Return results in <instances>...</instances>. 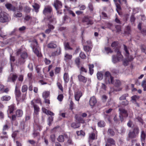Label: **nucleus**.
Here are the masks:
<instances>
[{"instance_id": "nucleus-27", "label": "nucleus", "mask_w": 146, "mask_h": 146, "mask_svg": "<svg viewBox=\"0 0 146 146\" xmlns=\"http://www.w3.org/2000/svg\"><path fill=\"white\" fill-rule=\"evenodd\" d=\"M50 92L48 91H44L42 93V96L44 98H47L50 95Z\"/></svg>"}, {"instance_id": "nucleus-60", "label": "nucleus", "mask_w": 146, "mask_h": 146, "mask_svg": "<svg viewBox=\"0 0 146 146\" xmlns=\"http://www.w3.org/2000/svg\"><path fill=\"white\" fill-rule=\"evenodd\" d=\"M75 62L77 65H79L80 62V59L78 58H76L75 60Z\"/></svg>"}, {"instance_id": "nucleus-30", "label": "nucleus", "mask_w": 146, "mask_h": 146, "mask_svg": "<svg viewBox=\"0 0 146 146\" xmlns=\"http://www.w3.org/2000/svg\"><path fill=\"white\" fill-rule=\"evenodd\" d=\"M84 22L87 23V24L88 25H92L93 23V22L92 21L89 20L87 18H85L83 20Z\"/></svg>"}, {"instance_id": "nucleus-17", "label": "nucleus", "mask_w": 146, "mask_h": 146, "mask_svg": "<svg viewBox=\"0 0 146 146\" xmlns=\"http://www.w3.org/2000/svg\"><path fill=\"white\" fill-rule=\"evenodd\" d=\"M61 52V49L60 47L58 48L54 52H53L51 54V55L52 56H58L60 54Z\"/></svg>"}, {"instance_id": "nucleus-24", "label": "nucleus", "mask_w": 146, "mask_h": 146, "mask_svg": "<svg viewBox=\"0 0 146 146\" xmlns=\"http://www.w3.org/2000/svg\"><path fill=\"white\" fill-rule=\"evenodd\" d=\"M22 16V13L19 11L15 12L13 15V17L15 18H20Z\"/></svg>"}, {"instance_id": "nucleus-18", "label": "nucleus", "mask_w": 146, "mask_h": 146, "mask_svg": "<svg viewBox=\"0 0 146 146\" xmlns=\"http://www.w3.org/2000/svg\"><path fill=\"white\" fill-rule=\"evenodd\" d=\"M140 97L139 96L136 95H135L131 97V101L133 103L136 102L137 100H138Z\"/></svg>"}, {"instance_id": "nucleus-1", "label": "nucleus", "mask_w": 146, "mask_h": 146, "mask_svg": "<svg viewBox=\"0 0 146 146\" xmlns=\"http://www.w3.org/2000/svg\"><path fill=\"white\" fill-rule=\"evenodd\" d=\"M115 52H117L116 56H115L113 55L112 56V61L114 63H115L122 60L123 58V56L118 50H116Z\"/></svg>"}, {"instance_id": "nucleus-15", "label": "nucleus", "mask_w": 146, "mask_h": 146, "mask_svg": "<svg viewBox=\"0 0 146 146\" xmlns=\"http://www.w3.org/2000/svg\"><path fill=\"white\" fill-rule=\"evenodd\" d=\"M146 136V132L143 131H142L141 132V141H142V144L143 145V146L144 145V143H143V142H144Z\"/></svg>"}, {"instance_id": "nucleus-4", "label": "nucleus", "mask_w": 146, "mask_h": 146, "mask_svg": "<svg viewBox=\"0 0 146 146\" xmlns=\"http://www.w3.org/2000/svg\"><path fill=\"white\" fill-rule=\"evenodd\" d=\"M139 129L137 127H135L133 130L131 131L128 133V136L130 138H135L139 133Z\"/></svg>"}, {"instance_id": "nucleus-37", "label": "nucleus", "mask_w": 146, "mask_h": 146, "mask_svg": "<svg viewBox=\"0 0 146 146\" xmlns=\"http://www.w3.org/2000/svg\"><path fill=\"white\" fill-rule=\"evenodd\" d=\"M108 134L111 136H113L115 135V133L114 131L111 129H109L108 131Z\"/></svg>"}, {"instance_id": "nucleus-55", "label": "nucleus", "mask_w": 146, "mask_h": 146, "mask_svg": "<svg viewBox=\"0 0 146 146\" xmlns=\"http://www.w3.org/2000/svg\"><path fill=\"white\" fill-rule=\"evenodd\" d=\"M55 135L54 134L51 135L50 137V139L52 142H54L55 140Z\"/></svg>"}, {"instance_id": "nucleus-3", "label": "nucleus", "mask_w": 146, "mask_h": 146, "mask_svg": "<svg viewBox=\"0 0 146 146\" xmlns=\"http://www.w3.org/2000/svg\"><path fill=\"white\" fill-rule=\"evenodd\" d=\"M106 77L105 82L106 84H113L114 83L113 78L111 76L109 72H106L105 73Z\"/></svg>"}, {"instance_id": "nucleus-33", "label": "nucleus", "mask_w": 146, "mask_h": 146, "mask_svg": "<svg viewBox=\"0 0 146 146\" xmlns=\"http://www.w3.org/2000/svg\"><path fill=\"white\" fill-rule=\"evenodd\" d=\"M141 86L143 88V90L144 91H146V79L142 81Z\"/></svg>"}, {"instance_id": "nucleus-50", "label": "nucleus", "mask_w": 146, "mask_h": 146, "mask_svg": "<svg viewBox=\"0 0 146 146\" xmlns=\"http://www.w3.org/2000/svg\"><path fill=\"white\" fill-rule=\"evenodd\" d=\"M129 103V101L127 100H126L125 101L122 102L121 103V104L122 105L125 106L127 105Z\"/></svg>"}, {"instance_id": "nucleus-62", "label": "nucleus", "mask_w": 146, "mask_h": 146, "mask_svg": "<svg viewBox=\"0 0 146 146\" xmlns=\"http://www.w3.org/2000/svg\"><path fill=\"white\" fill-rule=\"evenodd\" d=\"M60 70V68H56L55 70V73L58 74L59 73Z\"/></svg>"}, {"instance_id": "nucleus-28", "label": "nucleus", "mask_w": 146, "mask_h": 146, "mask_svg": "<svg viewBox=\"0 0 146 146\" xmlns=\"http://www.w3.org/2000/svg\"><path fill=\"white\" fill-rule=\"evenodd\" d=\"M63 78L65 83L68 82L69 80L68 74L66 73H64L63 76Z\"/></svg>"}, {"instance_id": "nucleus-49", "label": "nucleus", "mask_w": 146, "mask_h": 146, "mask_svg": "<svg viewBox=\"0 0 146 146\" xmlns=\"http://www.w3.org/2000/svg\"><path fill=\"white\" fill-rule=\"evenodd\" d=\"M64 46L65 48L66 49V50H68V49H72V48H71L69 44L68 43H64Z\"/></svg>"}, {"instance_id": "nucleus-23", "label": "nucleus", "mask_w": 146, "mask_h": 146, "mask_svg": "<svg viewBox=\"0 0 146 146\" xmlns=\"http://www.w3.org/2000/svg\"><path fill=\"white\" fill-rule=\"evenodd\" d=\"M56 45L53 42H51L49 43L47 45L48 48H55L56 47Z\"/></svg>"}, {"instance_id": "nucleus-38", "label": "nucleus", "mask_w": 146, "mask_h": 146, "mask_svg": "<svg viewBox=\"0 0 146 146\" xmlns=\"http://www.w3.org/2000/svg\"><path fill=\"white\" fill-rule=\"evenodd\" d=\"M71 126L74 128H77L80 126V124L79 123H72Z\"/></svg>"}, {"instance_id": "nucleus-9", "label": "nucleus", "mask_w": 146, "mask_h": 146, "mask_svg": "<svg viewBox=\"0 0 146 146\" xmlns=\"http://www.w3.org/2000/svg\"><path fill=\"white\" fill-rule=\"evenodd\" d=\"M21 56L22 58L18 60V62L20 64H22L25 62L24 59L27 58V55L26 52H24L22 53Z\"/></svg>"}, {"instance_id": "nucleus-29", "label": "nucleus", "mask_w": 146, "mask_h": 146, "mask_svg": "<svg viewBox=\"0 0 146 146\" xmlns=\"http://www.w3.org/2000/svg\"><path fill=\"white\" fill-rule=\"evenodd\" d=\"M48 29H46L45 31V33H49L51 30L53 29L54 27L53 25L49 24L48 25Z\"/></svg>"}, {"instance_id": "nucleus-39", "label": "nucleus", "mask_w": 146, "mask_h": 146, "mask_svg": "<svg viewBox=\"0 0 146 146\" xmlns=\"http://www.w3.org/2000/svg\"><path fill=\"white\" fill-rule=\"evenodd\" d=\"M108 142L112 145H115V141L111 138H109L107 140Z\"/></svg>"}, {"instance_id": "nucleus-64", "label": "nucleus", "mask_w": 146, "mask_h": 146, "mask_svg": "<svg viewBox=\"0 0 146 146\" xmlns=\"http://www.w3.org/2000/svg\"><path fill=\"white\" fill-rule=\"evenodd\" d=\"M8 128L9 127L6 125H5L3 127V131H5V130H8Z\"/></svg>"}, {"instance_id": "nucleus-42", "label": "nucleus", "mask_w": 146, "mask_h": 146, "mask_svg": "<svg viewBox=\"0 0 146 146\" xmlns=\"http://www.w3.org/2000/svg\"><path fill=\"white\" fill-rule=\"evenodd\" d=\"M98 125L100 127H104L105 125V122L103 121H100L98 123Z\"/></svg>"}, {"instance_id": "nucleus-13", "label": "nucleus", "mask_w": 146, "mask_h": 146, "mask_svg": "<svg viewBox=\"0 0 146 146\" xmlns=\"http://www.w3.org/2000/svg\"><path fill=\"white\" fill-rule=\"evenodd\" d=\"M17 78V76L16 75L13 74H11L8 78L7 81L14 82Z\"/></svg>"}, {"instance_id": "nucleus-44", "label": "nucleus", "mask_w": 146, "mask_h": 146, "mask_svg": "<svg viewBox=\"0 0 146 146\" xmlns=\"http://www.w3.org/2000/svg\"><path fill=\"white\" fill-rule=\"evenodd\" d=\"M31 115V114L30 113H26L25 115V120L26 121H27L30 119Z\"/></svg>"}, {"instance_id": "nucleus-47", "label": "nucleus", "mask_w": 146, "mask_h": 146, "mask_svg": "<svg viewBox=\"0 0 146 146\" xmlns=\"http://www.w3.org/2000/svg\"><path fill=\"white\" fill-rule=\"evenodd\" d=\"M27 90V86L26 85H24L22 88V91L23 92H25Z\"/></svg>"}, {"instance_id": "nucleus-6", "label": "nucleus", "mask_w": 146, "mask_h": 146, "mask_svg": "<svg viewBox=\"0 0 146 146\" xmlns=\"http://www.w3.org/2000/svg\"><path fill=\"white\" fill-rule=\"evenodd\" d=\"M120 115L119 117L121 121L123 120V117H127L128 116V114L127 110L122 108H120L119 109Z\"/></svg>"}, {"instance_id": "nucleus-11", "label": "nucleus", "mask_w": 146, "mask_h": 146, "mask_svg": "<svg viewBox=\"0 0 146 146\" xmlns=\"http://www.w3.org/2000/svg\"><path fill=\"white\" fill-rule=\"evenodd\" d=\"M52 11L51 7L49 6H48L45 7L43 11V13L44 15H46L50 13Z\"/></svg>"}, {"instance_id": "nucleus-26", "label": "nucleus", "mask_w": 146, "mask_h": 146, "mask_svg": "<svg viewBox=\"0 0 146 146\" xmlns=\"http://www.w3.org/2000/svg\"><path fill=\"white\" fill-rule=\"evenodd\" d=\"M114 83L113 84L117 87H119L121 85V82L120 81L116 79L115 80L114 82Z\"/></svg>"}, {"instance_id": "nucleus-40", "label": "nucleus", "mask_w": 146, "mask_h": 146, "mask_svg": "<svg viewBox=\"0 0 146 146\" xmlns=\"http://www.w3.org/2000/svg\"><path fill=\"white\" fill-rule=\"evenodd\" d=\"M128 96V94H125L123 95L119 98V100H125L126 98Z\"/></svg>"}, {"instance_id": "nucleus-22", "label": "nucleus", "mask_w": 146, "mask_h": 146, "mask_svg": "<svg viewBox=\"0 0 146 146\" xmlns=\"http://www.w3.org/2000/svg\"><path fill=\"white\" fill-rule=\"evenodd\" d=\"M72 57V56L67 53H65L64 54V60L66 61H68L71 59Z\"/></svg>"}, {"instance_id": "nucleus-20", "label": "nucleus", "mask_w": 146, "mask_h": 146, "mask_svg": "<svg viewBox=\"0 0 146 146\" xmlns=\"http://www.w3.org/2000/svg\"><path fill=\"white\" fill-rule=\"evenodd\" d=\"M15 110V106L14 105H11L9 106V108L7 110L8 113H12Z\"/></svg>"}, {"instance_id": "nucleus-25", "label": "nucleus", "mask_w": 146, "mask_h": 146, "mask_svg": "<svg viewBox=\"0 0 146 146\" xmlns=\"http://www.w3.org/2000/svg\"><path fill=\"white\" fill-rule=\"evenodd\" d=\"M16 116L18 117H21L23 115V111L21 110H17L15 112Z\"/></svg>"}, {"instance_id": "nucleus-58", "label": "nucleus", "mask_w": 146, "mask_h": 146, "mask_svg": "<svg viewBox=\"0 0 146 146\" xmlns=\"http://www.w3.org/2000/svg\"><path fill=\"white\" fill-rule=\"evenodd\" d=\"M79 9L80 10H84L86 9V6L84 5H81L79 6Z\"/></svg>"}, {"instance_id": "nucleus-8", "label": "nucleus", "mask_w": 146, "mask_h": 146, "mask_svg": "<svg viewBox=\"0 0 146 146\" xmlns=\"http://www.w3.org/2000/svg\"><path fill=\"white\" fill-rule=\"evenodd\" d=\"M15 93L16 95V98L18 101H20L21 92L19 89L16 86L15 87Z\"/></svg>"}, {"instance_id": "nucleus-63", "label": "nucleus", "mask_w": 146, "mask_h": 146, "mask_svg": "<svg viewBox=\"0 0 146 146\" xmlns=\"http://www.w3.org/2000/svg\"><path fill=\"white\" fill-rule=\"evenodd\" d=\"M44 62L46 64H49L50 62V61L49 60L47 59L46 58H45L44 60Z\"/></svg>"}, {"instance_id": "nucleus-12", "label": "nucleus", "mask_w": 146, "mask_h": 146, "mask_svg": "<svg viewBox=\"0 0 146 146\" xmlns=\"http://www.w3.org/2000/svg\"><path fill=\"white\" fill-rule=\"evenodd\" d=\"M82 95V93L80 91H78L75 92L74 93V97L75 100L78 101Z\"/></svg>"}, {"instance_id": "nucleus-35", "label": "nucleus", "mask_w": 146, "mask_h": 146, "mask_svg": "<svg viewBox=\"0 0 146 146\" xmlns=\"http://www.w3.org/2000/svg\"><path fill=\"white\" fill-rule=\"evenodd\" d=\"M97 76L98 79L99 80H102L103 78V74L102 72H98L97 74Z\"/></svg>"}, {"instance_id": "nucleus-5", "label": "nucleus", "mask_w": 146, "mask_h": 146, "mask_svg": "<svg viewBox=\"0 0 146 146\" xmlns=\"http://www.w3.org/2000/svg\"><path fill=\"white\" fill-rule=\"evenodd\" d=\"M9 21L8 15L6 13L2 11L0 13V22L5 23Z\"/></svg>"}, {"instance_id": "nucleus-41", "label": "nucleus", "mask_w": 146, "mask_h": 146, "mask_svg": "<svg viewBox=\"0 0 146 146\" xmlns=\"http://www.w3.org/2000/svg\"><path fill=\"white\" fill-rule=\"evenodd\" d=\"M76 133L78 135L84 136L85 135V133L82 130L80 131H77Z\"/></svg>"}, {"instance_id": "nucleus-59", "label": "nucleus", "mask_w": 146, "mask_h": 146, "mask_svg": "<svg viewBox=\"0 0 146 146\" xmlns=\"http://www.w3.org/2000/svg\"><path fill=\"white\" fill-rule=\"evenodd\" d=\"M53 120V118L52 117L50 116L49 117L48 119V125H50L51 122Z\"/></svg>"}, {"instance_id": "nucleus-51", "label": "nucleus", "mask_w": 146, "mask_h": 146, "mask_svg": "<svg viewBox=\"0 0 146 146\" xmlns=\"http://www.w3.org/2000/svg\"><path fill=\"white\" fill-rule=\"evenodd\" d=\"M70 18L68 17V16L67 15H65L64 18H63V21L64 22H65V21H66L67 22H68V20L70 21Z\"/></svg>"}, {"instance_id": "nucleus-34", "label": "nucleus", "mask_w": 146, "mask_h": 146, "mask_svg": "<svg viewBox=\"0 0 146 146\" xmlns=\"http://www.w3.org/2000/svg\"><path fill=\"white\" fill-rule=\"evenodd\" d=\"M32 6L34 8L35 11L36 12H38V9L40 7L39 5L37 3H35L33 5H32Z\"/></svg>"}, {"instance_id": "nucleus-10", "label": "nucleus", "mask_w": 146, "mask_h": 146, "mask_svg": "<svg viewBox=\"0 0 146 146\" xmlns=\"http://www.w3.org/2000/svg\"><path fill=\"white\" fill-rule=\"evenodd\" d=\"M34 100H32L31 102V104L33 106L34 108V114L35 115H37L39 110V107L35 105L34 102Z\"/></svg>"}, {"instance_id": "nucleus-32", "label": "nucleus", "mask_w": 146, "mask_h": 146, "mask_svg": "<svg viewBox=\"0 0 146 146\" xmlns=\"http://www.w3.org/2000/svg\"><path fill=\"white\" fill-rule=\"evenodd\" d=\"M89 72L91 75H92L93 73L94 70L93 68L94 67V65L93 64H89Z\"/></svg>"}, {"instance_id": "nucleus-43", "label": "nucleus", "mask_w": 146, "mask_h": 146, "mask_svg": "<svg viewBox=\"0 0 146 146\" xmlns=\"http://www.w3.org/2000/svg\"><path fill=\"white\" fill-rule=\"evenodd\" d=\"M58 140L60 142H62L64 141V138L62 135H59L57 138Z\"/></svg>"}, {"instance_id": "nucleus-7", "label": "nucleus", "mask_w": 146, "mask_h": 146, "mask_svg": "<svg viewBox=\"0 0 146 146\" xmlns=\"http://www.w3.org/2000/svg\"><path fill=\"white\" fill-rule=\"evenodd\" d=\"M54 5L56 10L61 8L62 7V4L60 1L56 0L54 1Z\"/></svg>"}, {"instance_id": "nucleus-52", "label": "nucleus", "mask_w": 146, "mask_h": 146, "mask_svg": "<svg viewBox=\"0 0 146 146\" xmlns=\"http://www.w3.org/2000/svg\"><path fill=\"white\" fill-rule=\"evenodd\" d=\"M79 56L80 58L82 59L85 58L86 57V55L83 52H81L79 54Z\"/></svg>"}, {"instance_id": "nucleus-53", "label": "nucleus", "mask_w": 146, "mask_h": 146, "mask_svg": "<svg viewBox=\"0 0 146 146\" xmlns=\"http://www.w3.org/2000/svg\"><path fill=\"white\" fill-rule=\"evenodd\" d=\"M57 85L59 89H60L62 92L63 91L62 87L61 84L59 83H57Z\"/></svg>"}, {"instance_id": "nucleus-36", "label": "nucleus", "mask_w": 146, "mask_h": 146, "mask_svg": "<svg viewBox=\"0 0 146 146\" xmlns=\"http://www.w3.org/2000/svg\"><path fill=\"white\" fill-rule=\"evenodd\" d=\"M11 99L10 96H3L1 98V100L2 101H8Z\"/></svg>"}, {"instance_id": "nucleus-61", "label": "nucleus", "mask_w": 146, "mask_h": 146, "mask_svg": "<svg viewBox=\"0 0 146 146\" xmlns=\"http://www.w3.org/2000/svg\"><path fill=\"white\" fill-rule=\"evenodd\" d=\"M117 42H113L111 44V46L112 47H115L117 45Z\"/></svg>"}, {"instance_id": "nucleus-54", "label": "nucleus", "mask_w": 146, "mask_h": 146, "mask_svg": "<svg viewBox=\"0 0 146 146\" xmlns=\"http://www.w3.org/2000/svg\"><path fill=\"white\" fill-rule=\"evenodd\" d=\"M123 46L124 47V50L127 54L126 55L127 56H128L129 54V53L127 50V47L125 45H123Z\"/></svg>"}, {"instance_id": "nucleus-19", "label": "nucleus", "mask_w": 146, "mask_h": 146, "mask_svg": "<svg viewBox=\"0 0 146 146\" xmlns=\"http://www.w3.org/2000/svg\"><path fill=\"white\" fill-rule=\"evenodd\" d=\"M113 1L115 3V5L116 7V9L118 13H119L118 11L121 9V7L119 4L117 3V2L118 1L119 3L120 4L121 3V1L120 0H113Z\"/></svg>"}, {"instance_id": "nucleus-48", "label": "nucleus", "mask_w": 146, "mask_h": 146, "mask_svg": "<svg viewBox=\"0 0 146 146\" xmlns=\"http://www.w3.org/2000/svg\"><path fill=\"white\" fill-rule=\"evenodd\" d=\"M63 95L61 94L58 96L57 98L59 101L61 102L63 99Z\"/></svg>"}, {"instance_id": "nucleus-21", "label": "nucleus", "mask_w": 146, "mask_h": 146, "mask_svg": "<svg viewBox=\"0 0 146 146\" xmlns=\"http://www.w3.org/2000/svg\"><path fill=\"white\" fill-rule=\"evenodd\" d=\"M6 7L8 9L13 11L15 10V7H13L11 4L7 3L5 5Z\"/></svg>"}, {"instance_id": "nucleus-31", "label": "nucleus", "mask_w": 146, "mask_h": 146, "mask_svg": "<svg viewBox=\"0 0 146 146\" xmlns=\"http://www.w3.org/2000/svg\"><path fill=\"white\" fill-rule=\"evenodd\" d=\"M89 139L94 140L96 139L97 137L95 133H92L89 134Z\"/></svg>"}, {"instance_id": "nucleus-45", "label": "nucleus", "mask_w": 146, "mask_h": 146, "mask_svg": "<svg viewBox=\"0 0 146 146\" xmlns=\"http://www.w3.org/2000/svg\"><path fill=\"white\" fill-rule=\"evenodd\" d=\"M84 51L86 52H89L91 50V48L90 47L88 46H84Z\"/></svg>"}, {"instance_id": "nucleus-2", "label": "nucleus", "mask_w": 146, "mask_h": 146, "mask_svg": "<svg viewBox=\"0 0 146 146\" xmlns=\"http://www.w3.org/2000/svg\"><path fill=\"white\" fill-rule=\"evenodd\" d=\"M31 47L35 53L38 56H40V49L38 46L37 42L36 40L32 42L31 43Z\"/></svg>"}, {"instance_id": "nucleus-57", "label": "nucleus", "mask_w": 146, "mask_h": 146, "mask_svg": "<svg viewBox=\"0 0 146 146\" xmlns=\"http://www.w3.org/2000/svg\"><path fill=\"white\" fill-rule=\"evenodd\" d=\"M18 80L19 81L22 82L23 79V75H20L18 78Z\"/></svg>"}, {"instance_id": "nucleus-16", "label": "nucleus", "mask_w": 146, "mask_h": 146, "mask_svg": "<svg viewBox=\"0 0 146 146\" xmlns=\"http://www.w3.org/2000/svg\"><path fill=\"white\" fill-rule=\"evenodd\" d=\"M78 78L79 81L84 83L86 82L87 79L86 78L81 75H79L78 76Z\"/></svg>"}, {"instance_id": "nucleus-14", "label": "nucleus", "mask_w": 146, "mask_h": 146, "mask_svg": "<svg viewBox=\"0 0 146 146\" xmlns=\"http://www.w3.org/2000/svg\"><path fill=\"white\" fill-rule=\"evenodd\" d=\"M97 100L94 96L91 97L89 101V104L91 106H95L97 103Z\"/></svg>"}, {"instance_id": "nucleus-56", "label": "nucleus", "mask_w": 146, "mask_h": 146, "mask_svg": "<svg viewBox=\"0 0 146 146\" xmlns=\"http://www.w3.org/2000/svg\"><path fill=\"white\" fill-rule=\"evenodd\" d=\"M26 98V94H23L22 97H20V102L23 101L25 98Z\"/></svg>"}, {"instance_id": "nucleus-46", "label": "nucleus", "mask_w": 146, "mask_h": 146, "mask_svg": "<svg viewBox=\"0 0 146 146\" xmlns=\"http://www.w3.org/2000/svg\"><path fill=\"white\" fill-rule=\"evenodd\" d=\"M105 51L107 54L109 53H112L113 52L111 50L110 48L109 47H106L105 48Z\"/></svg>"}]
</instances>
